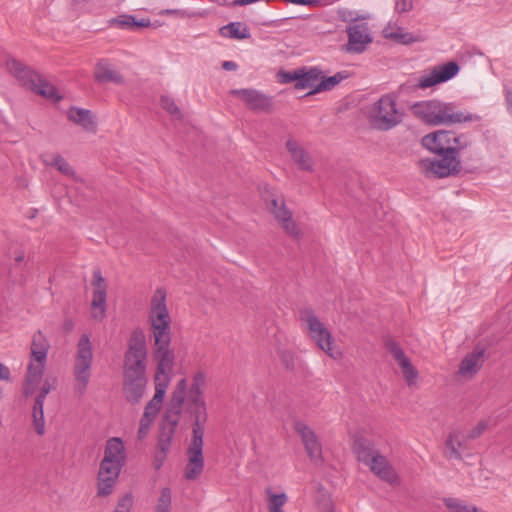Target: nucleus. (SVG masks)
<instances>
[{
  "label": "nucleus",
  "instance_id": "obj_1",
  "mask_svg": "<svg viewBox=\"0 0 512 512\" xmlns=\"http://www.w3.org/2000/svg\"><path fill=\"white\" fill-rule=\"evenodd\" d=\"M148 320L153 339L151 356L156 364L155 394L149 402L161 408L175 362V354L171 349L172 320L166 304V291L163 288H157L151 299Z\"/></svg>",
  "mask_w": 512,
  "mask_h": 512
},
{
  "label": "nucleus",
  "instance_id": "obj_2",
  "mask_svg": "<svg viewBox=\"0 0 512 512\" xmlns=\"http://www.w3.org/2000/svg\"><path fill=\"white\" fill-rule=\"evenodd\" d=\"M422 144L441 158L439 160L421 159L418 162L421 172L428 178H444L460 171L459 154L470 145V141L465 135L439 130L424 136Z\"/></svg>",
  "mask_w": 512,
  "mask_h": 512
},
{
  "label": "nucleus",
  "instance_id": "obj_3",
  "mask_svg": "<svg viewBox=\"0 0 512 512\" xmlns=\"http://www.w3.org/2000/svg\"><path fill=\"white\" fill-rule=\"evenodd\" d=\"M125 462L123 441L118 437L107 440L97 474V496L107 497L112 494Z\"/></svg>",
  "mask_w": 512,
  "mask_h": 512
},
{
  "label": "nucleus",
  "instance_id": "obj_4",
  "mask_svg": "<svg viewBox=\"0 0 512 512\" xmlns=\"http://www.w3.org/2000/svg\"><path fill=\"white\" fill-rule=\"evenodd\" d=\"M50 343L41 330L32 335L30 359L25 376L24 394L30 396L40 383L46 367Z\"/></svg>",
  "mask_w": 512,
  "mask_h": 512
},
{
  "label": "nucleus",
  "instance_id": "obj_5",
  "mask_svg": "<svg viewBox=\"0 0 512 512\" xmlns=\"http://www.w3.org/2000/svg\"><path fill=\"white\" fill-rule=\"evenodd\" d=\"M357 459L369 467L371 472L380 479L390 483H398V475L387 458L375 448L373 442L366 438H357L353 444Z\"/></svg>",
  "mask_w": 512,
  "mask_h": 512
},
{
  "label": "nucleus",
  "instance_id": "obj_6",
  "mask_svg": "<svg viewBox=\"0 0 512 512\" xmlns=\"http://www.w3.org/2000/svg\"><path fill=\"white\" fill-rule=\"evenodd\" d=\"M414 113L431 125L455 124L472 119L456 109L452 103H445L438 100H430L417 103L413 106Z\"/></svg>",
  "mask_w": 512,
  "mask_h": 512
},
{
  "label": "nucleus",
  "instance_id": "obj_7",
  "mask_svg": "<svg viewBox=\"0 0 512 512\" xmlns=\"http://www.w3.org/2000/svg\"><path fill=\"white\" fill-rule=\"evenodd\" d=\"M299 319L309 338L320 350L334 360H338L342 357L343 354L340 349L336 347L332 333L326 325L320 321L312 309H302L299 312Z\"/></svg>",
  "mask_w": 512,
  "mask_h": 512
},
{
  "label": "nucleus",
  "instance_id": "obj_8",
  "mask_svg": "<svg viewBox=\"0 0 512 512\" xmlns=\"http://www.w3.org/2000/svg\"><path fill=\"white\" fill-rule=\"evenodd\" d=\"M8 71L17 79V81L25 88L54 101H59L61 96L58 95L56 88L50 84L42 75L26 66L15 58H9L6 61Z\"/></svg>",
  "mask_w": 512,
  "mask_h": 512
},
{
  "label": "nucleus",
  "instance_id": "obj_9",
  "mask_svg": "<svg viewBox=\"0 0 512 512\" xmlns=\"http://www.w3.org/2000/svg\"><path fill=\"white\" fill-rule=\"evenodd\" d=\"M93 361V350L90 338L87 334H82L77 343V352L75 355V363L73 374L75 377V392L82 396L88 386L91 367Z\"/></svg>",
  "mask_w": 512,
  "mask_h": 512
},
{
  "label": "nucleus",
  "instance_id": "obj_10",
  "mask_svg": "<svg viewBox=\"0 0 512 512\" xmlns=\"http://www.w3.org/2000/svg\"><path fill=\"white\" fill-rule=\"evenodd\" d=\"M147 345L142 331H134L124 354L123 375H146Z\"/></svg>",
  "mask_w": 512,
  "mask_h": 512
},
{
  "label": "nucleus",
  "instance_id": "obj_11",
  "mask_svg": "<svg viewBox=\"0 0 512 512\" xmlns=\"http://www.w3.org/2000/svg\"><path fill=\"white\" fill-rule=\"evenodd\" d=\"M369 120L371 125L378 129L387 131L401 122V114L396 108V100L390 95H383L370 108Z\"/></svg>",
  "mask_w": 512,
  "mask_h": 512
},
{
  "label": "nucleus",
  "instance_id": "obj_12",
  "mask_svg": "<svg viewBox=\"0 0 512 512\" xmlns=\"http://www.w3.org/2000/svg\"><path fill=\"white\" fill-rule=\"evenodd\" d=\"M267 210L273 215L276 222L285 233L293 239H300L302 231L299 225L293 220V213L287 207L283 196L273 193L263 195Z\"/></svg>",
  "mask_w": 512,
  "mask_h": 512
},
{
  "label": "nucleus",
  "instance_id": "obj_13",
  "mask_svg": "<svg viewBox=\"0 0 512 512\" xmlns=\"http://www.w3.org/2000/svg\"><path fill=\"white\" fill-rule=\"evenodd\" d=\"M459 70V65L454 61L436 65L428 73L421 75L417 79L416 86L420 89H426L436 84L447 82L455 77Z\"/></svg>",
  "mask_w": 512,
  "mask_h": 512
},
{
  "label": "nucleus",
  "instance_id": "obj_14",
  "mask_svg": "<svg viewBox=\"0 0 512 512\" xmlns=\"http://www.w3.org/2000/svg\"><path fill=\"white\" fill-rule=\"evenodd\" d=\"M294 428L301 438L309 459L314 464H321L323 462L322 444L316 433L301 421L296 422Z\"/></svg>",
  "mask_w": 512,
  "mask_h": 512
},
{
  "label": "nucleus",
  "instance_id": "obj_15",
  "mask_svg": "<svg viewBox=\"0 0 512 512\" xmlns=\"http://www.w3.org/2000/svg\"><path fill=\"white\" fill-rule=\"evenodd\" d=\"M385 348L398 363L407 385L410 387L415 385L419 373L401 346L396 341L388 339L385 341Z\"/></svg>",
  "mask_w": 512,
  "mask_h": 512
},
{
  "label": "nucleus",
  "instance_id": "obj_16",
  "mask_svg": "<svg viewBox=\"0 0 512 512\" xmlns=\"http://www.w3.org/2000/svg\"><path fill=\"white\" fill-rule=\"evenodd\" d=\"M232 95L241 99L246 107L256 112H270L272 110V98L256 89H233Z\"/></svg>",
  "mask_w": 512,
  "mask_h": 512
},
{
  "label": "nucleus",
  "instance_id": "obj_17",
  "mask_svg": "<svg viewBox=\"0 0 512 512\" xmlns=\"http://www.w3.org/2000/svg\"><path fill=\"white\" fill-rule=\"evenodd\" d=\"M55 378H46L43 385L40 388L39 394L35 398L32 418L34 428L39 435H43L45 432V419H44V401L50 391L56 388Z\"/></svg>",
  "mask_w": 512,
  "mask_h": 512
},
{
  "label": "nucleus",
  "instance_id": "obj_18",
  "mask_svg": "<svg viewBox=\"0 0 512 512\" xmlns=\"http://www.w3.org/2000/svg\"><path fill=\"white\" fill-rule=\"evenodd\" d=\"M188 462L184 475L187 480H195L200 476L204 468L203 440L192 439L187 451Z\"/></svg>",
  "mask_w": 512,
  "mask_h": 512
},
{
  "label": "nucleus",
  "instance_id": "obj_19",
  "mask_svg": "<svg viewBox=\"0 0 512 512\" xmlns=\"http://www.w3.org/2000/svg\"><path fill=\"white\" fill-rule=\"evenodd\" d=\"M485 352L483 346L476 345L473 351L468 353L460 362L458 375L467 379L474 377L484 365Z\"/></svg>",
  "mask_w": 512,
  "mask_h": 512
},
{
  "label": "nucleus",
  "instance_id": "obj_20",
  "mask_svg": "<svg viewBox=\"0 0 512 512\" xmlns=\"http://www.w3.org/2000/svg\"><path fill=\"white\" fill-rule=\"evenodd\" d=\"M123 390L127 401L132 404L138 403L143 397L148 378L146 375H123Z\"/></svg>",
  "mask_w": 512,
  "mask_h": 512
},
{
  "label": "nucleus",
  "instance_id": "obj_21",
  "mask_svg": "<svg viewBox=\"0 0 512 512\" xmlns=\"http://www.w3.org/2000/svg\"><path fill=\"white\" fill-rule=\"evenodd\" d=\"M92 285H93L92 308L94 310L99 309V315L103 316V314L105 312L107 286L105 283V279L103 278V276L99 270H96L93 273V284Z\"/></svg>",
  "mask_w": 512,
  "mask_h": 512
},
{
  "label": "nucleus",
  "instance_id": "obj_22",
  "mask_svg": "<svg viewBox=\"0 0 512 512\" xmlns=\"http://www.w3.org/2000/svg\"><path fill=\"white\" fill-rule=\"evenodd\" d=\"M466 440L467 435H462L458 431L451 432L445 442V457L449 460H462Z\"/></svg>",
  "mask_w": 512,
  "mask_h": 512
},
{
  "label": "nucleus",
  "instance_id": "obj_23",
  "mask_svg": "<svg viewBox=\"0 0 512 512\" xmlns=\"http://www.w3.org/2000/svg\"><path fill=\"white\" fill-rule=\"evenodd\" d=\"M286 148L290 153L293 161L302 170L311 171L313 168V161L308 152L294 139L286 141Z\"/></svg>",
  "mask_w": 512,
  "mask_h": 512
},
{
  "label": "nucleus",
  "instance_id": "obj_24",
  "mask_svg": "<svg viewBox=\"0 0 512 512\" xmlns=\"http://www.w3.org/2000/svg\"><path fill=\"white\" fill-rule=\"evenodd\" d=\"M67 117L70 121L80 125L85 131L96 132V122L90 110L71 107L67 112Z\"/></svg>",
  "mask_w": 512,
  "mask_h": 512
},
{
  "label": "nucleus",
  "instance_id": "obj_25",
  "mask_svg": "<svg viewBox=\"0 0 512 512\" xmlns=\"http://www.w3.org/2000/svg\"><path fill=\"white\" fill-rule=\"evenodd\" d=\"M94 77L99 83H124L123 76L118 71L114 70L105 60H100L97 63L94 70Z\"/></svg>",
  "mask_w": 512,
  "mask_h": 512
},
{
  "label": "nucleus",
  "instance_id": "obj_26",
  "mask_svg": "<svg viewBox=\"0 0 512 512\" xmlns=\"http://www.w3.org/2000/svg\"><path fill=\"white\" fill-rule=\"evenodd\" d=\"M110 22L111 28L120 30H132L150 27V20L148 18L137 19L131 15H120L111 19Z\"/></svg>",
  "mask_w": 512,
  "mask_h": 512
},
{
  "label": "nucleus",
  "instance_id": "obj_27",
  "mask_svg": "<svg viewBox=\"0 0 512 512\" xmlns=\"http://www.w3.org/2000/svg\"><path fill=\"white\" fill-rule=\"evenodd\" d=\"M300 82L295 83V89L303 90L306 88H315L321 78V70L318 67L300 68Z\"/></svg>",
  "mask_w": 512,
  "mask_h": 512
},
{
  "label": "nucleus",
  "instance_id": "obj_28",
  "mask_svg": "<svg viewBox=\"0 0 512 512\" xmlns=\"http://www.w3.org/2000/svg\"><path fill=\"white\" fill-rule=\"evenodd\" d=\"M349 40L346 45L343 46V50L348 53H362L366 46L372 42L370 34H348Z\"/></svg>",
  "mask_w": 512,
  "mask_h": 512
},
{
  "label": "nucleus",
  "instance_id": "obj_29",
  "mask_svg": "<svg viewBox=\"0 0 512 512\" xmlns=\"http://www.w3.org/2000/svg\"><path fill=\"white\" fill-rule=\"evenodd\" d=\"M349 73L347 71H339L335 75L330 77H323L320 82L312 89L307 95L319 93L321 91H327L333 89L341 81L347 79Z\"/></svg>",
  "mask_w": 512,
  "mask_h": 512
},
{
  "label": "nucleus",
  "instance_id": "obj_30",
  "mask_svg": "<svg viewBox=\"0 0 512 512\" xmlns=\"http://www.w3.org/2000/svg\"><path fill=\"white\" fill-rule=\"evenodd\" d=\"M193 414H194V424H193V437L192 439H202L204 436V424L207 419L206 412V404L192 406Z\"/></svg>",
  "mask_w": 512,
  "mask_h": 512
},
{
  "label": "nucleus",
  "instance_id": "obj_31",
  "mask_svg": "<svg viewBox=\"0 0 512 512\" xmlns=\"http://www.w3.org/2000/svg\"><path fill=\"white\" fill-rule=\"evenodd\" d=\"M444 505L451 511V512H480L481 509L474 505L466 504L464 501L448 497L443 499Z\"/></svg>",
  "mask_w": 512,
  "mask_h": 512
},
{
  "label": "nucleus",
  "instance_id": "obj_32",
  "mask_svg": "<svg viewBox=\"0 0 512 512\" xmlns=\"http://www.w3.org/2000/svg\"><path fill=\"white\" fill-rule=\"evenodd\" d=\"M268 496V511L269 512H284L283 506L287 503V495L285 493L275 494L270 488L266 489Z\"/></svg>",
  "mask_w": 512,
  "mask_h": 512
},
{
  "label": "nucleus",
  "instance_id": "obj_33",
  "mask_svg": "<svg viewBox=\"0 0 512 512\" xmlns=\"http://www.w3.org/2000/svg\"><path fill=\"white\" fill-rule=\"evenodd\" d=\"M46 165L54 166L65 175H73L74 170L69 163L59 154L53 155L50 160H44Z\"/></svg>",
  "mask_w": 512,
  "mask_h": 512
},
{
  "label": "nucleus",
  "instance_id": "obj_34",
  "mask_svg": "<svg viewBox=\"0 0 512 512\" xmlns=\"http://www.w3.org/2000/svg\"><path fill=\"white\" fill-rule=\"evenodd\" d=\"M385 37L397 44H412L423 41L421 34H384Z\"/></svg>",
  "mask_w": 512,
  "mask_h": 512
},
{
  "label": "nucleus",
  "instance_id": "obj_35",
  "mask_svg": "<svg viewBox=\"0 0 512 512\" xmlns=\"http://www.w3.org/2000/svg\"><path fill=\"white\" fill-rule=\"evenodd\" d=\"M317 505L321 512H334V505L329 493L322 487L318 490Z\"/></svg>",
  "mask_w": 512,
  "mask_h": 512
},
{
  "label": "nucleus",
  "instance_id": "obj_36",
  "mask_svg": "<svg viewBox=\"0 0 512 512\" xmlns=\"http://www.w3.org/2000/svg\"><path fill=\"white\" fill-rule=\"evenodd\" d=\"M182 407L183 404L170 401L165 414V418L172 426H176L178 424L182 412Z\"/></svg>",
  "mask_w": 512,
  "mask_h": 512
},
{
  "label": "nucleus",
  "instance_id": "obj_37",
  "mask_svg": "<svg viewBox=\"0 0 512 512\" xmlns=\"http://www.w3.org/2000/svg\"><path fill=\"white\" fill-rule=\"evenodd\" d=\"M171 490L167 487L161 490L160 497L158 499V505L155 512H170L171 507Z\"/></svg>",
  "mask_w": 512,
  "mask_h": 512
},
{
  "label": "nucleus",
  "instance_id": "obj_38",
  "mask_svg": "<svg viewBox=\"0 0 512 512\" xmlns=\"http://www.w3.org/2000/svg\"><path fill=\"white\" fill-rule=\"evenodd\" d=\"M300 68L299 69H295L293 71H285V70H280L278 73H277V80L279 83L281 84H289V83H292V82H300V77H302L300 75Z\"/></svg>",
  "mask_w": 512,
  "mask_h": 512
},
{
  "label": "nucleus",
  "instance_id": "obj_39",
  "mask_svg": "<svg viewBox=\"0 0 512 512\" xmlns=\"http://www.w3.org/2000/svg\"><path fill=\"white\" fill-rule=\"evenodd\" d=\"M134 504L132 494L128 493L119 498L116 508L113 512H131Z\"/></svg>",
  "mask_w": 512,
  "mask_h": 512
},
{
  "label": "nucleus",
  "instance_id": "obj_40",
  "mask_svg": "<svg viewBox=\"0 0 512 512\" xmlns=\"http://www.w3.org/2000/svg\"><path fill=\"white\" fill-rule=\"evenodd\" d=\"M160 103L162 108L165 109L169 114L173 116H180V110L171 97L162 96Z\"/></svg>",
  "mask_w": 512,
  "mask_h": 512
},
{
  "label": "nucleus",
  "instance_id": "obj_41",
  "mask_svg": "<svg viewBox=\"0 0 512 512\" xmlns=\"http://www.w3.org/2000/svg\"><path fill=\"white\" fill-rule=\"evenodd\" d=\"M205 385V374L202 371H198L194 374L191 386L189 390L203 392Z\"/></svg>",
  "mask_w": 512,
  "mask_h": 512
},
{
  "label": "nucleus",
  "instance_id": "obj_42",
  "mask_svg": "<svg viewBox=\"0 0 512 512\" xmlns=\"http://www.w3.org/2000/svg\"><path fill=\"white\" fill-rule=\"evenodd\" d=\"M153 421H154V419H152V418L146 417L144 415L142 416V418L140 419V424H139V429H138V438L140 440L144 439L147 436L150 426Z\"/></svg>",
  "mask_w": 512,
  "mask_h": 512
},
{
  "label": "nucleus",
  "instance_id": "obj_43",
  "mask_svg": "<svg viewBox=\"0 0 512 512\" xmlns=\"http://www.w3.org/2000/svg\"><path fill=\"white\" fill-rule=\"evenodd\" d=\"M187 398L192 406L206 404L203 397V392L188 390Z\"/></svg>",
  "mask_w": 512,
  "mask_h": 512
},
{
  "label": "nucleus",
  "instance_id": "obj_44",
  "mask_svg": "<svg viewBox=\"0 0 512 512\" xmlns=\"http://www.w3.org/2000/svg\"><path fill=\"white\" fill-rule=\"evenodd\" d=\"M487 421H480L468 434L467 439L473 440L480 437L483 432L487 429Z\"/></svg>",
  "mask_w": 512,
  "mask_h": 512
},
{
  "label": "nucleus",
  "instance_id": "obj_45",
  "mask_svg": "<svg viewBox=\"0 0 512 512\" xmlns=\"http://www.w3.org/2000/svg\"><path fill=\"white\" fill-rule=\"evenodd\" d=\"M292 4L306 5V6H322L327 5L328 0H286Z\"/></svg>",
  "mask_w": 512,
  "mask_h": 512
},
{
  "label": "nucleus",
  "instance_id": "obj_46",
  "mask_svg": "<svg viewBox=\"0 0 512 512\" xmlns=\"http://www.w3.org/2000/svg\"><path fill=\"white\" fill-rule=\"evenodd\" d=\"M160 409H161L160 407H158L156 405L154 406V404H151L150 402H148L147 405L145 406L143 415L155 420Z\"/></svg>",
  "mask_w": 512,
  "mask_h": 512
},
{
  "label": "nucleus",
  "instance_id": "obj_47",
  "mask_svg": "<svg viewBox=\"0 0 512 512\" xmlns=\"http://www.w3.org/2000/svg\"><path fill=\"white\" fill-rule=\"evenodd\" d=\"M171 445V435H167L166 437H160L158 441V448L165 456L167 451L169 450Z\"/></svg>",
  "mask_w": 512,
  "mask_h": 512
},
{
  "label": "nucleus",
  "instance_id": "obj_48",
  "mask_svg": "<svg viewBox=\"0 0 512 512\" xmlns=\"http://www.w3.org/2000/svg\"><path fill=\"white\" fill-rule=\"evenodd\" d=\"M413 7V1L412 0H398L396 2V10L398 12H407L411 10Z\"/></svg>",
  "mask_w": 512,
  "mask_h": 512
},
{
  "label": "nucleus",
  "instance_id": "obj_49",
  "mask_svg": "<svg viewBox=\"0 0 512 512\" xmlns=\"http://www.w3.org/2000/svg\"><path fill=\"white\" fill-rule=\"evenodd\" d=\"M186 395H187L186 392H182V391L180 392V391L174 390L170 401H172L174 403L184 404Z\"/></svg>",
  "mask_w": 512,
  "mask_h": 512
},
{
  "label": "nucleus",
  "instance_id": "obj_50",
  "mask_svg": "<svg viewBox=\"0 0 512 512\" xmlns=\"http://www.w3.org/2000/svg\"><path fill=\"white\" fill-rule=\"evenodd\" d=\"M11 379L10 369L0 362V380L9 381Z\"/></svg>",
  "mask_w": 512,
  "mask_h": 512
},
{
  "label": "nucleus",
  "instance_id": "obj_51",
  "mask_svg": "<svg viewBox=\"0 0 512 512\" xmlns=\"http://www.w3.org/2000/svg\"><path fill=\"white\" fill-rule=\"evenodd\" d=\"M25 259V253L22 249H17L15 252H14V256H13V260L16 264H20L24 261Z\"/></svg>",
  "mask_w": 512,
  "mask_h": 512
},
{
  "label": "nucleus",
  "instance_id": "obj_52",
  "mask_svg": "<svg viewBox=\"0 0 512 512\" xmlns=\"http://www.w3.org/2000/svg\"><path fill=\"white\" fill-rule=\"evenodd\" d=\"M237 64L233 61H224L222 63V68L226 71H234L237 69Z\"/></svg>",
  "mask_w": 512,
  "mask_h": 512
},
{
  "label": "nucleus",
  "instance_id": "obj_53",
  "mask_svg": "<svg viewBox=\"0 0 512 512\" xmlns=\"http://www.w3.org/2000/svg\"><path fill=\"white\" fill-rule=\"evenodd\" d=\"M283 362L285 363V365L288 369H293V367H294L293 358L289 353H285L283 355Z\"/></svg>",
  "mask_w": 512,
  "mask_h": 512
},
{
  "label": "nucleus",
  "instance_id": "obj_54",
  "mask_svg": "<svg viewBox=\"0 0 512 512\" xmlns=\"http://www.w3.org/2000/svg\"><path fill=\"white\" fill-rule=\"evenodd\" d=\"M175 390L180 391V392L182 391V392H186V393H188V390H187V381H186V379H181V380L177 383Z\"/></svg>",
  "mask_w": 512,
  "mask_h": 512
},
{
  "label": "nucleus",
  "instance_id": "obj_55",
  "mask_svg": "<svg viewBox=\"0 0 512 512\" xmlns=\"http://www.w3.org/2000/svg\"><path fill=\"white\" fill-rule=\"evenodd\" d=\"M506 101H507L508 111L512 114V91L511 90H507V92H506Z\"/></svg>",
  "mask_w": 512,
  "mask_h": 512
},
{
  "label": "nucleus",
  "instance_id": "obj_56",
  "mask_svg": "<svg viewBox=\"0 0 512 512\" xmlns=\"http://www.w3.org/2000/svg\"><path fill=\"white\" fill-rule=\"evenodd\" d=\"M226 28L229 29V32H233V33L240 32L241 23H231Z\"/></svg>",
  "mask_w": 512,
  "mask_h": 512
},
{
  "label": "nucleus",
  "instance_id": "obj_57",
  "mask_svg": "<svg viewBox=\"0 0 512 512\" xmlns=\"http://www.w3.org/2000/svg\"><path fill=\"white\" fill-rule=\"evenodd\" d=\"M230 38L242 40L250 37L251 34H227Z\"/></svg>",
  "mask_w": 512,
  "mask_h": 512
}]
</instances>
